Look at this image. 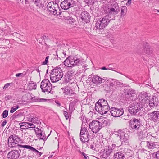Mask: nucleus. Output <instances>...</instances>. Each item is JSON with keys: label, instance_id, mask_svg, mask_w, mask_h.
<instances>
[{"label": "nucleus", "instance_id": "680f3d73", "mask_svg": "<svg viewBox=\"0 0 159 159\" xmlns=\"http://www.w3.org/2000/svg\"><path fill=\"white\" fill-rule=\"evenodd\" d=\"M55 102L57 105L58 106H60L61 104L58 102V101H55Z\"/></svg>", "mask_w": 159, "mask_h": 159}, {"label": "nucleus", "instance_id": "bb28decb", "mask_svg": "<svg viewBox=\"0 0 159 159\" xmlns=\"http://www.w3.org/2000/svg\"><path fill=\"white\" fill-rule=\"evenodd\" d=\"M92 82L95 84L102 83V78L97 75H94L92 78Z\"/></svg>", "mask_w": 159, "mask_h": 159}, {"label": "nucleus", "instance_id": "dca6fc26", "mask_svg": "<svg viewBox=\"0 0 159 159\" xmlns=\"http://www.w3.org/2000/svg\"><path fill=\"white\" fill-rule=\"evenodd\" d=\"M148 94L146 92H142L140 93L139 99L140 102L143 104L147 103L148 102Z\"/></svg>", "mask_w": 159, "mask_h": 159}, {"label": "nucleus", "instance_id": "39448f33", "mask_svg": "<svg viewBox=\"0 0 159 159\" xmlns=\"http://www.w3.org/2000/svg\"><path fill=\"white\" fill-rule=\"evenodd\" d=\"M50 76L52 82H56L62 78L63 73L61 68L56 67L52 70Z\"/></svg>", "mask_w": 159, "mask_h": 159}, {"label": "nucleus", "instance_id": "c9c22d12", "mask_svg": "<svg viewBox=\"0 0 159 159\" xmlns=\"http://www.w3.org/2000/svg\"><path fill=\"white\" fill-rule=\"evenodd\" d=\"M103 88L104 90L107 92H109L111 90L109 86V85L107 84V82L106 81L105 84H104L103 85Z\"/></svg>", "mask_w": 159, "mask_h": 159}, {"label": "nucleus", "instance_id": "13d9d810", "mask_svg": "<svg viewBox=\"0 0 159 159\" xmlns=\"http://www.w3.org/2000/svg\"><path fill=\"white\" fill-rule=\"evenodd\" d=\"M7 123V121L6 120H4L3 122L1 124L2 127H3Z\"/></svg>", "mask_w": 159, "mask_h": 159}, {"label": "nucleus", "instance_id": "774afa93", "mask_svg": "<svg viewBox=\"0 0 159 159\" xmlns=\"http://www.w3.org/2000/svg\"><path fill=\"white\" fill-rule=\"evenodd\" d=\"M128 3L129 4H131V0H128Z\"/></svg>", "mask_w": 159, "mask_h": 159}, {"label": "nucleus", "instance_id": "4be33fe9", "mask_svg": "<svg viewBox=\"0 0 159 159\" xmlns=\"http://www.w3.org/2000/svg\"><path fill=\"white\" fill-rule=\"evenodd\" d=\"M119 10L118 5H117L116 7L113 6L110 8H108L109 13L110 15H113L114 16L116 15L119 12Z\"/></svg>", "mask_w": 159, "mask_h": 159}, {"label": "nucleus", "instance_id": "864d4df0", "mask_svg": "<svg viewBox=\"0 0 159 159\" xmlns=\"http://www.w3.org/2000/svg\"><path fill=\"white\" fill-rule=\"evenodd\" d=\"M79 119L81 120L82 122V125H83L84 122V123H85L84 116H81L80 117Z\"/></svg>", "mask_w": 159, "mask_h": 159}, {"label": "nucleus", "instance_id": "4468645a", "mask_svg": "<svg viewBox=\"0 0 159 159\" xmlns=\"http://www.w3.org/2000/svg\"><path fill=\"white\" fill-rule=\"evenodd\" d=\"M21 152V150L20 149L18 150H13L8 152L7 157L8 159H18Z\"/></svg>", "mask_w": 159, "mask_h": 159}, {"label": "nucleus", "instance_id": "f8f14e48", "mask_svg": "<svg viewBox=\"0 0 159 159\" xmlns=\"http://www.w3.org/2000/svg\"><path fill=\"white\" fill-rule=\"evenodd\" d=\"M62 89L63 90V93L67 98H73L76 97L75 93L70 87H65Z\"/></svg>", "mask_w": 159, "mask_h": 159}, {"label": "nucleus", "instance_id": "49530a36", "mask_svg": "<svg viewBox=\"0 0 159 159\" xmlns=\"http://www.w3.org/2000/svg\"><path fill=\"white\" fill-rule=\"evenodd\" d=\"M114 81L115 83V84H116L117 85H123V84L121 82H119L118 80H114Z\"/></svg>", "mask_w": 159, "mask_h": 159}, {"label": "nucleus", "instance_id": "4d7b16f0", "mask_svg": "<svg viewBox=\"0 0 159 159\" xmlns=\"http://www.w3.org/2000/svg\"><path fill=\"white\" fill-rule=\"evenodd\" d=\"M41 38L42 40L43 39L44 40H47L48 39L47 37L44 35H43V36H42L41 37Z\"/></svg>", "mask_w": 159, "mask_h": 159}, {"label": "nucleus", "instance_id": "de8ad7c7", "mask_svg": "<svg viewBox=\"0 0 159 159\" xmlns=\"http://www.w3.org/2000/svg\"><path fill=\"white\" fill-rule=\"evenodd\" d=\"M28 125L29 126L28 128H35V125L31 123L28 122Z\"/></svg>", "mask_w": 159, "mask_h": 159}, {"label": "nucleus", "instance_id": "58836bf2", "mask_svg": "<svg viewBox=\"0 0 159 159\" xmlns=\"http://www.w3.org/2000/svg\"><path fill=\"white\" fill-rule=\"evenodd\" d=\"M33 3L35 4L36 5L40 7L41 4V0H32Z\"/></svg>", "mask_w": 159, "mask_h": 159}, {"label": "nucleus", "instance_id": "393cba45", "mask_svg": "<svg viewBox=\"0 0 159 159\" xmlns=\"http://www.w3.org/2000/svg\"><path fill=\"white\" fill-rule=\"evenodd\" d=\"M20 146L23 147V148H25L26 149H29V150L32 151L34 153L36 154L39 157L42 154L41 152H39L34 148L30 145Z\"/></svg>", "mask_w": 159, "mask_h": 159}, {"label": "nucleus", "instance_id": "2eb2a0df", "mask_svg": "<svg viewBox=\"0 0 159 159\" xmlns=\"http://www.w3.org/2000/svg\"><path fill=\"white\" fill-rule=\"evenodd\" d=\"M140 125V120L135 118H134L130 121V127L133 130H139Z\"/></svg>", "mask_w": 159, "mask_h": 159}, {"label": "nucleus", "instance_id": "4c0bfd02", "mask_svg": "<svg viewBox=\"0 0 159 159\" xmlns=\"http://www.w3.org/2000/svg\"><path fill=\"white\" fill-rule=\"evenodd\" d=\"M32 99L34 102H46L47 100L46 99L44 98H35V97L33 98Z\"/></svg>", "mask_w": 159, "mask_h": 159}, {"label": "nucleus", "instance_id": "aec40b11", "mask_svg": "<svg viewBox=\"0 0 159 159\" xmlns=\"http://www.w3.org/2000/svg\"><path fill=\"white\" fill-rule=\"evenodd\" d=\"M153 51V49L150 47L147 43H144V49L143 50V53L150 55L152 53Z\"/></svg>", "mask_w": 159, "mask_h": 159}, {"label": "nucleus", "instance_id": "6e6d98bb", "mask_svg": "<svg viewBox=\"0 0 159 159\" xmlns=\"http://www.w3.org/2000/svg\"><path fill=\"white\" fill-rule=\"evenodd\" d=\"M155 156L157 159H159V150L156 152Z\"/></svg>", "mask_w": 159, "mask_h": 159}, {"label": "nucleus", "instance_id": "8fccbe9b", "mask_svg": "<svg viewBox=\"0 0 159 159\" xmlns=\"http://www.w3.org/2000/svg\"><path fill=\"white\" fill-rule=\"evenodd\" d=\"M16 76L17 77H23L25 75L23 73H19L16 74Z\"/></svg>", "mask_w": 159, "mask_h": 159}, {"label": "nucleus", "instance_id": "f03ea898", "mask_svg": "<svg viewBox=\"0 0 159 159\" xmlns=\"http://www.w3.org/2000/svg\"><path fill=\"white\" fill-rule=\"evenodd\" d=\"M143 107L139 102H134L129 105V111L131 114L135 115L138 112V115L142 116L144 114L143 111Z\"/></svg>", "mask_w": 159, "mask_h": 159}, {"label": "nucleus", "instance_id": "79ce46f5", "mask_svg": "<svg viewBox=\"0 0 159 159\" xmlns=\"http://www.w3.org/2000/svg\"><path fill=\"white\" fill-rule=\"evenodd\" d=\"M127 150L126 155L128 156L129 157H131L132 155V154L131 153V150L128 148H127V149H126Z\"/></svg>", "mask_w": 159, "mask_h": 159}, {"label": "nucleus", "instance_id": "0e129e2a", "mask_svg": "<svg viewBox=\"0 0 159 159\" xmlns=\"http://www.w3.org/2000/svg\"><path fill=\"white\" fill-rule=\"evenodd\" d=\"M18 111H17L14 114L15 115H15V116H19V114H18L17 113H18Z\"/></svg>", "mask_w": 159, "mask_h": 159}, {"label": "nucleus", "instance_id": "e433bc0d", "mask_svg": "<svg viewBox=\"0 0 159 159\" xmlns=\"http://www.w3.org/2000/svg\"><path fill=\"white\" fill-rule=\"evenodd\" d=\"M29 86L30 87L29 88L31 89H35L36 88V85L33 81H31L29 84Z\"/></svg>", "mask_w": 159, "mask_h": 159}, {"label": "nucleus", "instance_id": "c03bdc74", "mask_svg": "<svg viewBox=\"0 0 159 159\" xmlns=\"http://www.w3.org/2000/svg\"><path fill=\"white\" fill-rule=\"evenodd\" d=\"M8 111L7 110H5L3 111L2 114V117L3 118L7 117L8 115Z\"/></svg>", "mask_w": 159, "mask_h": 159}, {"label": "nucleus", "instance_id": "69168bd1", "mask_svg": "<svg viewBox=\"0 0 159 159\" xmlns=\"http://www.w3.org/2000/svg\"><path fill=\"white\" fill-rule=\"evenodd\" d=\"M101 69L102 70H107V69H108L107 68H106L105 67H102L101 68Z\"/></svg>", "mask_w": 159, "mask_h": 159}, {"label": "nucleus", "instance_id": "338daca9", "mask_svg": "<svg viewBox=\"0 0 159 159\" xmlns=\"http://www.w3.org/2000/svg\"><path fill=\"white\" fill-rule=\"evenodd\" d=\"M84 157L85 159H89V157L87 156H84Z\"/></svg>", "mask_w": 159, "mask_h": 159}, {"label": "nucleus", "instance_id": "f704fd0d", "mask_svg": "<svg viewBox=\"0 0 159 159\" xmlns=\"http://www.w3.org/2000/svg\"><path fill=\"white\" fill-rule=\"evenodd\" d=\"M49 135H48L47 138L46 137V136H45V134H44V133H43V132L41 133L40 134H39V135H38L37 137L39 138L40 139H43L44 141H45L47 139Z\"/></svg>", "mask_w": 159, "mask_h": 159}, {"label": "nucleus", "instance_id": "5701e85b", "mask_svg": "<svg viewBox=\"0 0 159 159\" xmlns=\"http://www.w3.org/2000/svg\"><path fill=\"white\" fill-rule=\"evenodd\" d=\"M109 105L107 101L103 98L99 99L96 103L95 107L98 108V106L100 107L103 106Z\"/></svg>", "mask_w": 159, "mask_h": 159}, {"label": "nucleus", "instance_id": "0eeeda50", "mask_svg": "<svg viewBox=\"0 0 159 159\" xmlns=\"http://www.w3.org/2000/svg\"><path fill=\"white\" fill-rule=\"evenodd\" d=\"M40 88L42 92L49 93H51L52 85L49 80L44 79L41 82Z\"/></svg>", "mask_w": 159, "mask_h": 159}, {"label": "nucleus", "instance_id": "7c9ffc66", "mask_svg": "<svg viewBox=\"0 0 159 159\" xmlns=\"http://www.w3.org/2000/svg\"><path fill=\"white\" fill-rule=\"evenodd\" d=\"M20 128L22 129H26L28 128V122H21L19 123Z\"/></svg>", "mask_w": 159, "mask_h": 159}, {"label": "nucleus", "instance_id": "72a5a7b5", "mask_svg": "<svg viewBox=\"0 0 159 159\" xmlns=\"http://www.w3.org/2000/svg\"><path fill=\"white\" fill-rule=\"evenodd\" d=\"M107 82V84L109 85V87L111 88V89H113V87L115 84L114 80H110L108 81V80L106 81Z\"/></svg>", "mask_w": 159, "mask_h": 159}, {"label": "nucleus", "instance_id": "5fc2aeb1", "mask_svg": "<svg viewBox=\"0 0 159 159\" xmlns=\"http://www.w3.org/2000/svg\"><path fill=\"white\" fill-rule=\"evenodd\" d=\"M11 84V83H7L4 86V87L3 88V89H6L9 86L10 84Z\"/></svg>", "mask_w": 159, "mask_h": 159}, {"label": "nucleus", "instance_id": "bf43d9fd", "mask_svg": "<svg viewBox=\"0 0 159 159\" xmlns=\"http://www.w3.org/2000/svg\"><path fill=\"white\" fill-rule=\"evenodd\" d=\"M48 60H45V61L42 63L41 64L43 65H45L47 64L48 63Z\"/></svg>", "mask_w": 159, "mask_h": 159}, {"label": "nucleus", "instance_id": "ea45409f", "mask_svg": "<svg viewBox=\"0 0 159 159\" xmlns=\"http://www.w3.org/2000/svg\"><path fill=\"white\" fill-rule=\"evenodd\" d=\"M34 130L35 131V134L37 136L39 134H40L42 133L43 132L42 130L40 128L38 127L36 128Z\"/></svg>", "mask_w": 159, "mask_h": 159}, {"label": "nucleus", "instance_id": "cd10ccee", "mask_svg": "<svg viewBox=\"0 0 159 159\" xmlns=\"http://www.w3.org/2000/svg\"><path fill=\"white\" fill-rule=\"evenodd\" d=\"M113 150V148L111 147H108L107 150L106 151L105 154H103L104 156V158L107 157L110 155L111 153L112 152Z\"/></svg>", "mask_w": 159, "mask_h": 159}, {"label": "nucleus", "instance_id": "7ed1b4c3", "mask_svg": "<svg viewBox=\"0 0 159 159\" xmlns=\"http://www.w3.org/2000/svg\"><path fill=\"white\" fill-rule=\"evenodd\" d=\"M111 20L109 15H107L102 18H100L96 23L94 30H98L106 27Z\"/></svg>", "mask_w": 159, "mask_h": 159}, {"label": "nucleus", "instance_id": "37998d69", "mask_svg": "<svg viewBox=\"0 0 159 159\" xmlns=\"http://www.w3.org/2000/svg\"><path fill=\"white\" fill-rule=\"evenodd\" d=\"M67 72L71 75L73 76L76 73L75 71L74 70H69Z\"/></svg>", "mask_w": 159, "mask_h": 159}, {"label": "nucleus", "instance_id": "ddd939ff", "mask_svg": "<svg viewBox=\"0 0 159 159\" xmlns=\"http://www.w3.org/2000/svg\"><path fill=\"white\" fill-rule=\"evenodd\" d=\"M81 60H64V64L65 66L72 67L76 66L82 65L83 62Z\"/></svg>", "mask_w": 159, "mask_h": 159}, {"label": "nucleus", "instance_id": "e2e57ef3", "mask_svg": "<svg viewBox=\"0 0 159 159\" xmlns=\"http://www.w3.org/2000/svg\"><path fill=\"white\" fill-rule=\"evenodd\" d=\"M141 151L142 152L146 153V152H148L147 150H142Z\"/></svg>", "mask_w": 159, "mask_h": 159}, {"label": "nucleus", "instance_id": "20e7f679", "mask_svg": "<svg viewBox=\"0 0 159 159\" xmlns=\"http://www.w3.org/2000/svg\"><path fill=\"white\" fill-rule=\"evenodd\" d=\"M47 8L48 11L54 15H56L57 16H59L62 12H66L65 11L61 12L58 5L53 2H49L47 6Z\"/></svg>", "mask_w": 159, "mask_h": 159}, {"label": "nucleus", "instance_id": "b1692460", "mask_svg": "<svg viewBox=\"0 0 159 159\" xmlns=\"http://www.w3.org/2000/svg\"><path fill=\"white\" fill-rule=\"evenodd\" d=\"M151 120L155 122L159 120V111H155L150 114Z\"/></svg>", "mask_w": 159, "mask_h": 159}, {"label": "nucleus", "instance_id": "a878e982", "mask_svg": "<svg viewBox=\"0 0 159 159\" xmlns=\"http://www.w3.org/2000/svg\"><path fill=\"white\" fill-rule=\"evenodd\" d=\"M113 157L114 159H126L125 154L120 152L115 153Z\"/></svg>", "mask_w": 159, "mask_h": 159}, {"label": "nucleus", "instance_id": "412c9836", "mask_svg": "<svg viewBox=\"0 0 159 159\" xmlns=\"http://www.w3.org/2000/svg\"><path fill=\"white\" fill-rule=\"evenodd\" d=\"M90 16L89 13L86 11L83 12L80 15V17L82 21L88 23L89 21Z\"/></svg>", "mask_w": 159, "mask_h": 159}, {"label": "nucleus", "instance_id": "c85d7f7f", "mask_svg": "<svg viewBox=\"0 0 159 159\" xmlns=\"http://www.w3.org/2000/svg\"><path fill=\"white\" fill-rule=\"evenodd\" d=\"M73 76L69 74L67 72L65 76V80L66 82H70L71 80L73 78Z\"/></svg>", "mask_w": 159, "mask_h": 159}, {"label": "nucleus", "instance_id": "c756f323", "mask_svg": "<svg viewBox=\"0 0 159 159\" xmlns=\"http://www.w3.org/2000/svg\"><path fill=\"white\" fill-rule=\"evenodd\" d=\"M149 105L150 107H154V106H156L158 105L157 102L155 101H154V98L152 99L149 100H148Z\"/></svg>", "mask_w": 159, "mask_h": 159}, {"label": "nucleus", "instance_id": "473e14b6", "mask_svg": "<svg viewBox=\"0 0 159 159\" xmlns=\"http://www.w3.org/2000/svg\"><path fill=\"white\" fill-rule=\"evenodd\" d=\"M29 121L34 123L39 124V120H38V118L36 117L33 116L30 119L29 118Z\"/></svg>", "mask_w": 159, "mask_h": 159}, {"label": "nucleus", "instance_id": "3c124183", "mask_svg": "<svg viewBox=\"0 0 159 159\" xmlns=\"http://www.w3.org/2000/svg\"><path fill=\"white\" fill-rule=\"evenodd\" d=\"M64 115L65 116L66 119L67 120L69 118V116L68 113L66 111H64L63 113Z\"/></svg>", "mask_w": 159, "mask_h": 159}, {"label": "nucleus", "instance_id": "f257e3e1", "mask_svg": "<svg viewBox=\"0 0 159 159\" xmlns=\"http://www.w3.org/2000/svg\"><path fill=\"white\" fill-rule=\"evenodd\" d=\"M115 136L119 138L120 143L116 144H113L112 145V148L113 149L116 147H118L122 145H128L129 143L128 139L127 134L121 130H118V131L115 132Z\"/></svg>", "mask_w": 159, "mask_h": 159}, {"label": "nucleus", "instance_id": "2f4dec72", "mask_svg": "<svg viewBox=\"0 0 159 159\" xmlns=\"http://www.w3.org/2000/svg\"><path fill=\"white\" fill-rule=\"evenodd\" d=\"M127 11V8L125 6H123L121 7V15L124 16L126 13Z\"/></svg>", "mask_w": 159, "mask_h": 159}, {"label": "nucleus", "instance_id": "9b49d317", "mask_svg": "<svg viewBox=\"0 0 159 159\" xmlns=\"http://www.w3.org/2000/svg\"><path fill=\"white\" fill-rule=\"evenodd\" d=\"M75 4L74 0H64L61 4V7L62 9L67 10L73 7Z\"/></svg>", "mask_w": 159, "mask_h": 159}, {"label": "nucleus", "instance_id": "9d476101", "mask_svg": "<svg viewBox=\"0 0 159 159\" xmlns=\"http://www.w3.org/2000/svg\"><path fill=\"white\" fill-rule=\"evenodd\" d=\"M110 112L112 116L119 117L123 114L124 111L122 108H118L116 107H112L110 108Z\"/></svg>", "mask_w": 159, "mask_h": 159}, {"label": "nucleus", "instance_id": "603ef678", "mask_svg": "<svg viewBox=\"0 0 159 159\" xmlns=\"http://www.w3.org/2000/svg\"><path fill=\"white\" fill-rule=\"evenodd\" d=\"M76 57H74L73 56H69L66 59V60H75V58Z\"/></svg>", "mask_w": 159, "mask_h": 159}, {"label": "nucleus", "instance_id": "a18cd8bd", "mask_svg": "<svg viewBox=\"0 0 159 159\" xmlns=\"http://www.w3.org/2000/svg\"><path fill=\"white\" fill-rule=\"evenodd\" d=\"M84 1L87 4L92 5L94 3V0H84Z\"/></svg>", "mask_w": 159, "mask_h": 159}, {"label": "nucleus", "instance_id": "6ab92c4d", "mask_svg": "<svg viewBox=\"0 0 159 159\" xmlns=\"http://www.w3.org/2000/svg\"><path fill=\"white\" fill-rule=\"evenodd\" d=\"M156 143L154 142H149L145 141H142L140 143V145L144 147L146 146L149 149H152L156 147Z\"/></svg>", "mask_w": 159, "mask_h": 159}, {"label": "nucleus", "instance_id": "1a4fd4ad", "mask_svg": "<svg viewBox=\"0 0 159 159\" xmlns=\"http://www.w3.org/2000/svg\"><path fill=\"white\" fill-rule=\"evenodd\" d=\"M90 135L87 129L85 127H82L80 133V139L83 143H87L89 140Z\"/></svg>", "mask_w": 159, "mask_h": 159}, {"label": "nucleus", "instance_id": "a19ab883", "mask_svg": "<svg viewBox=\"0 0 159 159\" xmlns=\"http://www.w3.org/2000/svg\"><path fill=\"white\" fill-rule=\"evenodd\" d=\"M19 108V106L18 105H16V106H13L11 107V109L10 111L11 113H13L15 112L17 109Z\"/></svg>", "mask_w": 159, "mask_h": 159}, {"label": "nucleus", "instance_id": "f3484780", "mask_svg": "<svg viewBox=\"0 0 159 159\" xmlns=\"http://www.w3.org/2000/svg\"><path fill=\"white\" fill-rule=\"evenodd\" d=\"M96 111L101 115L106 114L109 110H110V108L109 105L101 106H98V108L95 107Z\"/></svg>", "mask_w": 159, "mask_h": 159}, {"label": "nucleus", "instance_id": "a211bd4d", "mask_svg": "<svg viewBox=\"0 0 159 159\" xmlns=\"http://www.w3.org/2000/svg\"><path fill=\"white\" fill-rule=\"evenodd\" d=\"M124 94L127 98L133 97L137 95L136 91L132 88L124 90Z\"/></svg>", "mask_w": 159, "mask_h": 159}, {"label": "nucleus", "instance_id": "09e8293b", "mask_svg": "<svg viewBox=\"0 0 159 159\" xmlns=\"http://www.w3.org/2000/svg\"><path fill=\"white\" fill-rule=\"evenodd\" d=\"M126 149H127V148H122L121 149V151L120 152L123 153L125 154V155H126V152L127 151V150Z\"/></svg>", "mask_w": 159, "mask_h": 159}, {"label": "nucleus", "instance_id": "6e6552de", "mask_svg": "<svg viewBox=\"0 0 159 159\" xmlns=\"http://www.w3.org/2000/svg\"><path fill=\"white\" fill-rule=\"evenodd\" d=\"M89 128L93 133H96L102 128V123L98 120H93L89 124Z\"/></svg>", "mask_w": 159, "mask_h": 159}, {"label": "nucleus", "instance_id": "423d86ee", "mask_svg": "<svg viewBox=\"0 0 159 159\" xmlns=\"http://www.w3.org/2000/svg\"><path fill=\"white\" fill-rule=\"evenodd\" d=\"M21 141V139L18 136L15 134L11 135L8 140V146L10 148L16 146H18L19 148H23V147H21L20 146H26V145H22L19 144Z\"/></svg>", "mask_w": 159, "mask_h": 159}, {"label": "nucleus", "instance_id": "052dcab7", "mask_svg": "<svg viewBox=\"0 0 159 159\" xmlns=\"http://www.w3.org/2000/svg\"><path fill=\"white\" fill-rule=\"evenodd\" d=\"M103 123L107 125L108 123V121L107 120H105L104 121Z\"/></svg>", "mask_w": 159, "mask_h": 159}]
</instances>
